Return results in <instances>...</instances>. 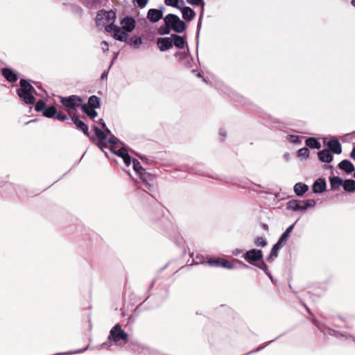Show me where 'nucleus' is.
<instances>
[{
    "mask_svg": "<svg viewBox=\"0 0 355 355\" xmlns=\"http://www.w3.org/2000/svg\"><path fill=\"white\" fill-rule=\"evenodd\" d=\"M138 6L140 8H144L147 4L148 0H136Z\"/></svg>",
    "mask_w": 355,
    "mask_h": 355,
    "instance_id": "obj_46",
    "label": "nucleus"
},
{
    "mask_svg": "<svg viewBox=\"0 0 355 355\" xmlns=\"http://www.w3.org/2000/svg\"><path fill=\"white\" fill-rule=\"evenodd\" d=\"M143 40L141 37L135 36L130 39L129 44L135 49H139L141 46Z\"/></svg>",
    "mask_w": 355,
    "mask_h": 355,
    "instance_id": "obj_27",
    "label": "nucleus"
},
{
    "mask_svg": "<svg viewBox=\"0 0 355 355\" xmlns=\"http://www.w3.org/2000/svg\"><path fill=\"white\" fill-rule=\"evenodd\" d=\"M319 159L326 163H329L332 161V155L329 150H322L318 153Z\"/></svg>",
    "mask_w": 355,
    "mask_h": 355,
    "instance_id": "obj_17",
    "label": "nucleus"
},
{
    "mask_svg": "<svg viewBox=\"0 0 355 355\" xmlns=\"http://www.w3.org/2000/svg\"><path fill=\"white\" fill-rule=\"evenodd\" d=\"M88 347H86L85 349H83V350H78V352H84L85 351ZM75 353H77V352H76Z\"/></svg>",
    "mask_w": 355,
    "mask_h": 355,
    "instance_id": "obj_50",
    "label": "nucleus"
},
{
    "mask_svg": "<svg viewBox=\"0 0 355 355\" xmlns=\"http://www.w3.org/2000/svg\"><path fill=\"white\" fill-rule=\"evenodd\" d=\"M254 243L255 245L258 247H265L266 245V240L261 236L257 237L255 239Z\"/></svg>",
    "mask_w": 355,
    "mask_h": 355,
    "instance_id": "obj_37",
    "label": "nucleus"
},
{
    "mask_svg": "<svg viewBox=\"0 0 355 355\" xmlns=\"http://www.w3.org/2000/svg\"><path fill=\"white\" fill-rule=\"evenodd\" d=\"M309 150L307 148H302L297 152V155L302 159H306L309 157Z\"/></svg>",
    "mask_w": 355,
    "mask_h": 355,
    "instance_id": "obj_34",
    "label": "nucleus"
},
{
    "mask_svg": "<svg viewBox=\"0 0 355 355\" xmlns=\"http://www.w3.org/2000/svg\"><path fill=\"white\" fill-rule=\"evenodd\" d=\"M339 168L343 171H345L347 173H351L354 171V165L351 162L345 159L342 161L339 164Z\"/></svg>",
    "mask_w": 355,
    "mask_h": 355,
    "instance_id": "obj_19",
    "label": "nucleus"
},
{
    "mask_svg": "<svg viewBox=\"0 0 355 355\" xmlns=\"http://www.w3.org/2000/svg\"><path fill=\"white\" fill-rule=\"evenodd\" d=\"M56 112V108L54 106H50L46 107L42 113L47 118H53L55 117Z\"/></svg>",
    "mask_w": 355,
    "mask_h": 355,
    "instance_id": "obj_26",
    "label": "nucleus"
},
{
    "mask_svg": "<svg viewBox=\"0 0 355 355\" xmlns=\"http://www.w3.org/2000/svg\"><path fill=\"white\" fill-rule=\"evenodd\" d=\"M55 118L59 121H65L67 119V116L64 114H62L61 112H58V113L56 112Z\"/></svg>",
    "mask_w": 355,
    "mask_h": 355,
    "instance_id": "obj_43",
    "label": "nucleus"
},
{
    "mask_svg": "<svg viewBox=\"0 0 355 355\" xmlns=\"http://www.w3.org/2000/svg\"><path fill=\"white\" fill-rule=\"evenodd\" d=\"M302 210H305L308 208L313 207L316 205V202L315 200L309 199L306 200H302Z\"/></svg>",
    "mask_w": 355,
    "mask_h": 355,
    "instance_id": "obj_30",
    "label": "nucleus"
},
{
    "mask_svg": "<svg viewBox=\"0 0 355 355\" xmlns=\"http://www.w3.org/2000/svg\"><path fill=\"white\" fill-rule=\"evenodd\" d=\"M71 118L76 128L82 130L85 135H88V126L84 122L80 121L76 115H73Z\"/></svg>",
    "mask_w": 355,
    "mask_h": 355,
    "instance_id": "obj_12",
    "label": "nucleus"
},
{
    "mask_svg": "<svg viewBox=\"0 0 355 355\" xmlns=\"http://www.w3.org/2000/svg\"><path fill=\"white\" fill-rule=\"evenodd\" d=\"M187 3L193 6L200 5L202 8V12L205 6L203 0H187Z\"/></svg>",
    "mask_w": 355,
    "mask_h": 355,
    "instance_id": "obj_40",
    "label": "nucleus"
},
{
    "mask_svg": "<svg viewBox=\"0 0 355 355\" xmlns=\"http://www.w3.org/2000/svg\"><path fill=\"white\" fill-rule=\"evenodd\" d=\"M326 189V182L322 179L317 180L313 185V191L315 193H322Z\"/></svg>",
    "mask_w": 355,
    "mask_h": 355,
    "instance_id": "obj_14",
    "label": "nucleus"
},
{
    "mask_svg": "<svg viewBox=\"0 0 355 355\" xmlns=\"http://www.w3.org/2000/svg\"><path fill=\"white\" fill-rule=\"evenodd\" d=\"M57 355H61L60 354H58Z\"/></svg>",
    "mask_w": 355,
    "mask_h": 355,
    "instance_id": "obj_56",
    "label": "nucleus"
},
{
    "mask_svg": "<svg viewBox=\"0 0 355 355\" xmlns=\"http://www.w3.org/2000/svg\"><path fill=\"white\" fill-rule=\"evenodd\" d=\"M220 135L222 136L223 138L225 137V133L222 130L220 131Z\"/></svg>",
    "mask_w": 355,
    "mask_h": 355,
    "instance_id": "obj_49",
    "label": "nucleus"
},
{
    "mask_svg": "<svg viewBox=\"0 0 355 355\" xmlns=\"http://www.w3.org/2000/svg\"><path fill=\"white\" fill-rule=\"evenodd\" d=\"M110 33H112V36L115 40L121 42L126 41L128 38V33L116 25H114L113 27H112V32Z\"/></svg>",
    "mask_w": 355,
    "mask_h": 355,
    "instance_id": "obj_8",
    "label": "nucleus"
},
{
    "mask_svg": "<svg viewBox=\"0 0 355 355\" xmlns=\"http://www.w3.org/2000/svg\"><path fill=\"white\" fill-rule=\"evenodd\" d=\"M328 146L329 149L336 154H340L342 152L341 145L340 142L336 139L330 140L328 142Z\"/></svg>",
    "mask_w": 355,
    "mask_h": 355,
    "instance_id": "obj_16",
    "label": "nucleus"
},
{
    "mask_svg": "<svg viewBox=\"0 0 355 355\" xmlns=\"http://www.w3.org/2000/svg\"><path fill=\"white\" fill-rule=\"evenodd\" d=\"M262 257L261 250L256 249L250 250L243 255L245 260L250 264H254V262L261 260Z\"/></svg>",
    "mask_w": 355,
    "mask_h": 355,
    "instance_id": "obj_6",
    "label": "nucleus"
},
{
    "mask_svg": "<svg viewBox=\"0 0 355 355\" xmlns=\"http://www.w3.org/2000/svg\"><path fill=\"white\" fill-rule=\"evenodd\" d=\"M171 38L173 40V45L174 44L176 47L179 49H183L186 41L184 37L178 35H171Z\"/></svg>",
    "mask_w": 355,
    "mask_h": 355,
    "instance_id": "obj_18",
    "label": "nucleus"
},
{
    "mask_svg": "<svg viewBox=\"0 0 355 355\" xmlns=\"http://www.w3.org/2000/svg\"><path fill=\"white\" fill-rule=\"evenodd\" d=\"M258 267L261 269H262L263 270L265 271V272L270 277H271L269 273L267 272V266L266 265V263H264L263 262H261L260 263L259 265H258Z\"/></svg>",
    "mask_w": 355,
    "mask_h": 355,
    "instance_id": "obj_45",
    "label": "nucleus"
},
{
    "mask_svg": "<svg viewBox=\"0 0 355 355\" xmlns=\"http://www.w3.org/2000/svg\"><path fill=\"white\" fill-rule=\"evenodd\" d=\"M88 105L94 108H97L100 106V100L96 96H92L89 97L88 101Z\"/></svg>",
    "mask_w": 355,
    "mask_h": 355,
    "instance_id": "obj_31",
    "label": "nucleus"
},
{
    "mask_svg": "<svg viewBox=\"0 0 355 355\" xmlns=\"http://www.w3.org/2000/svg\"><path fill=\"white\" fill-rule=\"evenodd\" d=\"M71 353H64V355L71 354Z\"/></svg>",
    "mask_w": 355,
    "mask_h": 355,
    "instance_id": "obj_53",
    "label": "nucleus"
},
{
    "mask_svg": "<svg viewBox=\"0 0 355 355\" xmlns=\"http://www.w3.org/2000/svg\"><path fill=\"white\" fill-rule=\"evenodd\" d=\"M60 102L64 107L69 115L71 117L75 115L78 108L80 106L83 100L78 96L72 95L68 97H60Z\"/></svg>",
    "mask_w": 355,
    "mask_h": 355,
    "instance_id": "obj_4",
    "label": "nucleus"
},
{
    "mask_svg": "<svg viewBox=\"0 0 355 355\" xmlns=\"http://www.w3.org/2000/svg\"><path fill=\"white\" fill-rule=\"evenodd\" d=\"M287 208L293 211L302 210V202L298 200H291L287 204Z\"/></svg>",
    "mask_w": 355,
    "mask_h": 355,
    "instance_id": "obj_24",
    "label": "nucleus"
},
{
    "mask_svg": "<svg viewBox=\"0 0 355 355\" xmlns=\"http://www.w3.org/2000/svg\"><path fill=\"white\" fill-rule=\"evenodd\" d=\"M106 131H107L108 132H110V130L109 129L106 128Z\"/></svg>",
    "mask_w": 355,
    "mask_h": 355,
    "instance_id": "obj_55",
    "label": "nucleus"
},
{
    "mask_svg": "<svg viewBox=\"0 0 355 355\" xmlns=\"http://www.w3.org/2000/svg\"><path fill=\"white\" fill-rule=\"evenodd\" d=\"M100 122H101V123L102 124V125H103V128H106L105 123V122L103 121V119H101V120H100Z\"/></svg>",
    "mask_w": 355,
    "mask_h": 355,
    "instance_id": "obj_48",
    "label": "nucleus"
},
{
    "mask_svg": "<svg viewBox=\"0 0 355 355\" xmlns=\"http://www.w3.org/2000/svg\"><path fill=\"white\" fill-rule=\"evenodd\" d=\"M286 138L291 143L297 144L301 142L300 138L297 135H289Z\"/></svg>",
    "mask_w": 355,
    "mask_h": 355,
    "instance_id": "obj_39",
    "label": "nucleus"
},
{
    "mask_svg": "<svg viewBox=\"0 0 355 355\" xmlns=\"http://www.w3.org/2000/svg\"><path fill=\"white\" fill-rule=\"evenodd\" d=\"M108 340L118 346H121L128 343V335L121 328L119 324H116L110 331Z\"/></svg>",
    "mask_w": 355,
    "mask_h": 355,
    "instance_id": "obj_2",
    "label": "nucleus"
},
{
    "mask_svg": "<svg viewBox=\"0 0 355 355\" xmlns=\"http://www.w3.org/2000/svg\"><path fill=\"white\" fill-rule=\"evenodd\" d=\"M133 168L135 172L140 175L141 178H143V175L145 173L144 169L142 168L139 162L137 159H134L133 162Z\"/></svg>",
    "mask_w": 355,
    "mask_h": 355,
    "instance_id": "obj_28",
    "label": "nucleus"
},
{
    "mask_svg": "<svg viewBox=\"0 0 355 355\" xmlns=\"http://www.w3.org/2000/svg\"><path fill=\"white\" fill-rule=\"evenodd\" d=\"M94 131H95L96 135L101 139V141L98 143V146L101 148H103L102 140L105 139L106 135L103 131H102L101 130H100L98 128H94Z\"/></svg>",
    "mask_w": 355,
    "mask_h": 355,
    "instance_id": "obj_32",
    "label": "nucleus"
},
{
    "mask_svg": "<svg viewBox=\"0 0 355 355\" xmlns=\"http://www.w3.org/2000/svg\"><path fill=\"white\" fill-rule=\"evenodd\" d=\"M293 227H294V224L290 225L286 230V231L282 234V236H280V238L279 239V240L280 241V242L282 243H284L285 241H287V239H288L289 236H290V234L291 232L293 231Z\"/></svg>",
    "mask_w": 355,
    "mask_h": 355,
    "instance_id": "obj_29",
    "label": "nucleus"
},
{
    "mask_svg": "<svg viewBox=\"0 0 355 355\" xmlns=\"http://www.w3.org/2000/svg\"><path fill=\"white\" fill-rule=\"evenodd\" d=\"M109 142L111 144V148L113 147V146H115L116 148H118L120 146L119 145V140L113 137H111L110 139H109Z\"/></svg>",
    "mask_w": 355,
    "mask_h": 355,
    "instance_id": "obj_42",
    "label": "nucleus"
},
{
    "mask_svg": "<svg viewBox=\"0 0 355 355\" xmlns=\"http://www.w3.org/2000/svg\"><path fill=\"white\" fill-rule=\"evenodd\" d=\"M221 260L220 258H211L208 261V263L211 266H220Z\"/></svg>",
    "mask_w": 355,
    "mask_h": 355,
    "instance_id": "obj_38",
    "label": "nucleus"
},
{
    "mask_svg": "<svg viewBox=\"0 0 355 355\" xmlns=\"http://www.w3.org/2000/svg\"><path fill=\"white\" fill-rule=\"evenodd\" d=\"M102 77H103V78L106 77V75L103 74V75L102 76Z\"/></svg>",
    "mask_w": 355,
    "mask_h": 355,
    "instance_id": "obj_54",
    "label": "nucleus"
},
{
    "mask_svg": "<svg viewBox=\"0 0 355 355\" xmlns=\"http://www.w3.org/2000/svg\"><path fill=\"white\" fill-rule=\"evenodd\" d=\"M164 3L166 6H172L178 9L182 8L185 3L184 0H164Z\"/></svg>",
    "mask_w": 355,
    "mask_h": 355,
    "instance_id": "obj_22",
    "label": "nucleus"
},
{
    "mask_svg": "<svg viewBox=\"0 0 355 355\" xmlns=\"http://www.w3.org/2000/svg\"><path fill=\"white\" fill-rule=\"evenodd\" d=\"M101 49L103 52H107L109 49V44L106 41H103L101 44Z\"/></svg>",
    "mask_w": 355,
    "mask_h": 355,
    "instance_id": "obj_44",
    "label": "nucleus"
},
{
    "mask_svg": "<svg viewBox=\"0 0 355 355\" xmlns=\"http://www.w3.org/2000/svg\"><path fill=\"white\" fill-rule=\"evenodd\" d=\"M163 13L157 9H150L148 12L147 18L152 22H157L162 18Z\"/></svg>",
    "mask_w": 355,
    "mask_h": 355,
    "instance_id": "obj_11",
    "label": "nucleus"
},
{
    "mask_svg": "<svg viewBox=\"0 0 355 355\" xmlns=\"http://www.w3.org/2000/svg\"><path fill=\"white\" fill-rule=\"evenodd\" d=\"M308 186L305 184L302 183H297L294 186V191L298 196H303L304 193H305L308 191Z\"/></svg>",
    "mask_w": 355,
    "mask_h": 355,
    "instance_id": "obj_20",
    "label": "nucleus"
},
{
    "mask_svg": "<svg viewBox=\"0 0 355 355\" xmlns=\"http://www.w3.org/2000/svg\"><path fill=\"white\" fill-rule=\"evenodd\" d=\"M157 46L161 51H164L173 46L171 36L169 37H161L157 40Z\"/></svg>",
    "mask_w": 355,
    "mask_h": 355,
    "instance_id": "obj_10",
    "label": "nucleus"
},
{
    "mask_svg": "<svg viewBox=\"0 0 355 355\" xmlns=\"http://www.w3.org/2000/svg\"><path fill=\"white\" fill-rule=\"evenodd\" d=\"M259 349H260V348H258V349H257L255 350L252 351V352H258Z\"/></svg>",
    "mask_w": 355,
    "mask_h": 355,
    "instance_id": "obj_52",
    "label": "nucleus"
},
{
    "mask_svg": "<svg viewBox=\"0 0 355 355\" xmlns=\"http://www.w3.org/2000/svg\"><path fill=\"white\" fill-rule=\"evenodd\" d=\"M46 107V104L43 101H39L35 105V110L37 112H43Z\"/></svg>",
    "mask_w": 355,
    "mask_h": 355,
    "instance_id": "obj_36",
    "label": "nucleus"
},
{
    "mask_svg": "<svg viewBox=\"0 0 355 355\" xmlns=\"http://www.w3.org/2000/svg\"><path fill=\"white\" fill-rule=\"evenodd\" d=\"M343 189L349 192L355 191V181L353 180H347L343 184Z\"/></svg>",
    "mask_w": 355,
    "mask_h": 355,
    "instance_id": "obj_25",
    "label": "nucleus"
},
{
    "mask_svg": "<svg viewBox=\"0 0 355 355\" xmlns=\"http://www.w3.org/2000/svg\"><path fill=\"white\" fill-rule=\"evenodd\" d=\"M166 25L176 33H182L186 28L185 23L173 14H168L164 18Z\"/></svg>",
    "mask_w": 355,
    "mask_h": 355,
    "instance_id": "obj_5",
    "label": "nucleus"
},
{
    "mask_svg": "<svg viewBox=\"0 0 355 355\" xmlns=\"http://www.w3.org/2000/svg\"><path fill=\"white\" fill-rule=\"evenodd\" d=\"M182 11V17L187 21H191L196 16L195 12L189 7L182 6V8H179Z\"/></svg>",
    "mask_w": 355,
    "mask_h": 355,
    "instance_id": "obj_13",
    "label": "nucleus"
},
{
    "mask_svg": "<svg viewBox=\"0 0 355 355\" xmlns=\"http://www.w3.org/2000/svg\"><path fill=\"white\" fill-rule=\"evenodd\" d=\"M122 29L127 33L132 32L135 27V21L131 17H126L121 21Z\"/></svg>",
    "mask_w": 355,
    "mask_h": 355,
    "instance_id": "obj_9",
    "label": "nucleus"
},
{
    "mask_svg": "<svg viewBox=\"0 0 355 355\" xmlns=\"http://www.w3.org/2000/svg\"><path fill=\"white\" fill-rule=\"evenodd\" d=\"M83 111L92 119H94L97 116V112L95 111V108L89 106L87 104H83L82 106Z\"/></svg>",
    "mask_w": 355,
    "mask_h": 355,
    "instance_id": "obj_21",
    "label": "nucleus"
},
{
    "mask_svg": "<svg viewBox=\"0 0 355 355\" xmlns=\"http://www.w3.org/2000/svg\"><path fill=\"white\" fill-rule=\"evenodd\" d=\"M110 150L113 153L121 157L126 166L130 165L131 158L125 148L121 146L116 148L115 146H113Z\"/></svg>",
    "mask_w": 355,
    "mask_h": 355,
    "instance_id": "obj_7",
    "label": "nucleus"
},
{
    "mask_svg": "<svg viewBox=\"0 0 355 355\" xmlns=\"http://www.w3.org/2000/svg\"><path fill=\"white\" fill-rule=\"evenodd\" d=\"M352 4L355 7V0H352Z\"/></svg>",
    "mask_w": 355,
    "mask_h": 355,
    "instance_id": "obj_51",
    "label": "nucleus"
},
{
    "mask_svg": "<svg viewBox=\"0 0 355 355\" xmlns=\"http://www.w3.org/2000/svg\"><path fill=\"white\" fill-rule=\"evenodd\" d=\"M2 75L9 82L13 83L17 81V74L10 69L5 68L2 70Z\"/></svg>",
    "mask_w": 355,
    "mask_h": 355,
    "instance_id": "obj_15",
    "label": "nucleus"
},
{
    "mask_svg": "<svg viewBox=\"0 0 355 355\" xmlns=\"http://www.w3.org/2000/svg\"><path fill=\"white\" fill-rule=\"evenodd\" d=\"M330 183L333 188H338L343 184L342 180L338 177H334L331 178Z\"/></svg>",
    "mask_w": 355,
    "mask_h": 355,
    "instance_id": "obj_33",
    "label": "nucleus"
},
{
    "mask_svg": "<svg viewBox=\"0 0 355 355\" xmlns=\"http://www.w3.org/2000/svg\"><path fill=\"white\" fill-rule=\"evenodd\" d=\"M220 266L228 269H232L234 268L232 263L223 259L221 260Z\"/></svg>",
    "mask_w": 355,
    "mask_h": 355,
    "instance_id": "obj_41",
    "label": "nucleus"
},
{
    "mask_svg": "<svg viewBox=\"0 0 355 355\" xmlns=\"http://www.w3.org/2000/svg\"><path fill=\"white\" fill-rule=\"evenodd\" d=\"M115 20V12L112 10L108 11L101 10L96 15V23L98 27L104 28L107 33H111Z\"/></svg>",
    "mask_w": 355,
    "mask_h": 355,
    "instance_id": "obj_1",
    "label": "nucleus"
},
{
    "mask_svg": "<svg viewBox=\"0 0 355 355\" xmlns=\"http://www.w3.org/2000/svg\"><path fill=\"white\" fill-rule=\"evenodd\" d=\"M354 178H355V172H354Z\"/></svg>",
    "mask_w": 355,
    "mask_h": 355,
    "instance_id": "obj_57",
    "label": "nucleus"
},
{
    "mask_svg": "<svg viewBox=\"0 0 355 355\" xmlns=\"http://www.w3.org/2000/svg\"><path fill=\"white\" fill-rule=\"evenodd\" d=\"M243 252V251L240 249H236L232 251V254L235 256H238L240 254H241Z\"/></svg>",
    "mask_w": 355,
    "mask_h": 355,
    "instance_id": "obj_47",
    "label": "nucleus"
},
{
    "mask_svg": "<svg viewBox=\"0 0 355 355\" xmlns=\"http://www.w3.org/2000/svg\"><path fill=\"white\" fill-rule=\"evenodd\" d=\"M33 87L26 80H20V88L17 89V94L19 98L26 104H33L35 98L33 96Z\"/></svg>",
    "mask_w": 355,
    "mask_h": 355,
    "instance_id": "obj_3",
    "label": "nucleus"
},
{
    "mask_svg": "<svg viewBox=\"0 0 355 355\" xmlns=\"http://www.w3.org/2000/svg\"><path fill=\"white\" fill-rule=\"evenodd\" d=\"M306 144L311 148L320 149L321 148L320 143L313 137L308 138L306 140Z\"/></svg>",
    "mask_w": 355,
    "mask_h": 355,
    "instance_id": "obj_23",
    "label": "nucleus"
},
{
    "mask_svg": "<svg viewBox=\"0 0 355 355\" xmlns=\"http://www.w3.org/2000/svg\"><path fill=\"white\" fill-rule=\"evenodd\" d=\"M282 243L280 242L279 240H278L277 243L272 247V248L271 250V253H270V258H271L273 256L275 257L277 256V252L279 250Z\"/></svg>",
    "mask_w": 355,
    "mask_h": 355,
    "instance_id": "obj_35",
    "label": "nucleus"
}]
</instances>
